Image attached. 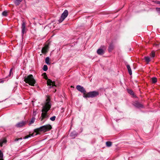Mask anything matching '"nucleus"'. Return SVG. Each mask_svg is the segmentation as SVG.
Wrapping results in <instances>:
<instances>
[{
    "label": "nucleus",
    "instance_id": "obj_29",
    "mask_svg": "<svg viewBox=\"0 0 160 160\" xmlns=\"http://www.w3.org/2000/svg\"><path fill=\"white\" fill-rule=\"evenodd\" d=\"M156 9L157 11L160 13V8H157Z\"/></svg>",
    "mask_w": 160,
    "mask_h": 160
},
{
    "label": "nucleus",
    "instance_id": "obj_9",
    "mask_svg": "<svg viewBox=\"0 0 160 160\" xmlns=\"http://www.w3.org/2000/svg\"><path fill=\"white\" fill-rule=\"evenodd\" d=\"M26 123L27 122L22 121L17 123L16 125V126L17 128H21L24 126Z\"/></svg>",
    "mask_w": 160,
    "mask_h": 160
},
{
    "label": "nucleus",
    "instance_id": "obj_1",
    "mask_svg": "<svg viewBox=\"0 0 160 160\" xmlns=\"http://www.w3.org/2000/svg\"><path fill=\"white\" fill-rule=\"evenodd\" d=\"M52 128L50 124H47L44 125L40 127L39 128H36L34 130V132L36 133L35 134L33 133L32 134H30L29 135L25 136L24 138V139H27L31 136H36L38 134H39V132H44L49 131L51 130Z\"/></svg>",
    "mask_w": 160,
    "mask_h": 160
},
{
    "label": "nucleus",
    "instance_id": "obj_25",
    "mask_svg": "<svg viewBox=\"0 0 160 160\" xmlns=\"http://www.w3.org/2000/svg\"><path fill=\"white\" fill-rule=\"evenodd\" d=\"M35 120V118H32L31 120V121L30 122V124H31L33 123L34 122Z\"/></svg>",
    "mask_w": 160,
    "mask_h": 160
},
{
    "label": "nucleus",
    "instance_id": "obj_13",
    "mask_svg": "<svg viewBox=\"0 0 160 160\" xmlns=\"http://www.w3.org/2000/svg\"><path fill=\"white\" fill-rule=\"evenodd\" d=\"M114 47L112 43L110 44L108 47V51L109 52H111L113 49Z\"/></svg>",
    "mask_w": 160,
    "mask_h": 160
},
{
    "label": "nucleus",
    "instance_id": "obj_28",
    "mask_svg": "<svg viewBox=\"0 0 160 160\" xmlns=\"http://www.w3.org/2000/svg\"><path fill=\"white\" fill-rule=\"evenodd\" d=\"M155 56V53L154 52H152L151 54V56L152 58H154Z\"/></svg>",
    "mask_w": 160,
    "mask_h": 160
},
{
    "label": "nucleus",
    "instance_id": "obj_22",
    "mask_svg": "<svg viewBox=\"0 0 160 160\" xmlns=\"http://www.w3.org/2000/svg\"><path fill=\"white\" fill-rule=\"evenodd\" d=\"M48 66L46 65H44L43 67V70L44 71H46L48 70Z\"/></svg>",
    "mask_w": 160,
    "mask_h": 160
},
{
    "label": "nucleus",
    "instance_id": "obj_2",
    "mask_svg": "<svg viewBox=\"0 0 160 160\" xmlns=\"http://www.w3.org/2000/svg\"><path fill=\"white\" fill-rule=\"evenodd\" d=\"M51 107V104L50 102V99L49 98H48L46 100V102L45 105L43 107L42 110V112L41 116L40 118L41 121L43 120L44 119L47 118L48 116L47 114L48 112L50 109Z\"/></svg>",
    "mask_w": 160,
    "mask_h": 160
},
{
    "label": "nucleus",
    "instance_id": "obj_15",
    "mask_svg": "<svg viewBox=\"0 0 160 160\" xmlns=\"http://www.w3.org/2000/svg\"><path fill=\"white\" fill-rule=\"evenodd\" d=\"M6 140L5 139H1L0 140V146L2 147V146L3 144L6 143Z\"/></svg>",
    "mask_w": 160,
    "mask_h": 160
},
{
    "label": "nucleus",
    "instance_id": "obj_4",
    "mask_svg": "<svg viewBox=\"0 0 160 160\" xmlns=\"http://www.w3.org/2000/svg\"><path fill=\"white\" fill-rule=\"evenodd\" d=\"M99 95L98 92L96 91L90 92L83 96L84 98H94Z\"/></svg>",
    "mask_w": 160,
    "mask_h": 160
},
{
    "label": "nucleus",
    "instance_id": "obj_21",
    "mask_svg": "<svg viewBox=\"0 0 160 160\" xmlns=\"http://www.w3.org/2000/svg\"><path fill=\"white\" fill-rule=\"evenodd\" d=\"M3 154L1 151L0 150V160H3Z\"/></svg>",
    "mask_w": 160,
    "mask_h": 160
},
{
    "label": "nucleus",
    "instance_id": "obj_6",
    "mask_svg": "<svg viewBox=\"0 0 160 160\" xmlns=\"http://www.w3.org/2000/svg\"><path fill=\"white\" fill-rule=\"evenodd\" d=\"M101 47L102 48H99L97 51V53L99 55H103L105 52V50L106 48V47L104 46H102Z\"/></svg>",
    "mask_w": 160,
    "mask_h": 160
},
{
    "label": "nucleus",
    "instance_id": "obj_16",
    "mask_svg": "<svg viewBox=\"0 0 160 160\" xmlns=\"http://www.w3.org/2000/svg\"><path fill=\"white\" fill-rule=\"evenodd\" d=\"M135 106L138 108L142 107V105L138 102H136L135 103Z\"/></svg>",
    "mask_w": 160,
    "mask_h": 160
},
{
    "label": "nucleus",
    "instance_id": "obj_20",
    "mask_svg": "<svg viewBox=\"0 0 160 160\" xmlns=\"http://www.w3.org/2000/svg\"><path fill=\"white\" fill-rule=\"evenodd\" d=\"M152 81L153 83H155L157 82V78L155 77L152 78H151Z\"/></svg>",
    "mask_w": 160,
    "mask_h": 160
},
{
    "label": "nucleus",
    "instance_id": "obj_14",
    "mask_svg": "<svg viewBox=\"0 0 160 160\" xmlns=\"http://www.w3.org/2000/svg\"><path fill=\"white\" fill-rule=\"evenodd\" d=\"M127 67L128 69V73H129V74L130 75H131L132 74V70H131V69L130 67V66L129 65H127Z\"/></svg>",
    "mask_w": 160,
    "mask_h": 160
},
{
    "label": "nucleus",
    "instance_id": "obj_31",
    "mask_svg": "<svg viewBox=\"0 0 160 160\" xmlns=\"http://www.w3.org/2000/svg\"><path fill=\"white\" fill-rule=\"evenodd\" d=\"M74 132H72L71 133V135L72 136H75L76 134H75L74 135L73 134V133Z\"/></svg>",
    "mask_w": 160,
    "mask_h": 160
},
{
    "label": "nucleus",
    "instance_id": "obj_12",
    "mask_svg": "<svg viewBox=\"0 0 160 160\" xmlns=\"http://www.w3.org/2000/svg\"><path fill=\"white\" fill-rule=\"evenodd\" d=\"M13 2L16 6H18L23 0H13Z\"/></svg>",
    "mask_w": 160,
    "mask_h": 160
},
{
    "label": "nucleus",
    "instance_id": "obj_18",
    "mask_svg": "<svg viewBox=\"0 0 160 160\" xmlns=\"http://www.w3.org/2000/svg\"><path fill=\"white\" fill-rule=\"evenodd\" d=\"M145 61L148 63L150 61V58L148 57H145L144 58Z\"/></svg>",
    "mask_w": 160,
    "mask_h": 160
},
{
    "label": "nucleus",
    "instance_id": "obj_17",
    "mask_svg": "<svg viewBox=\"0 0 160 160\" xmlns=\"http://www.w3.org/2000/svg\"><path fill=\"white\" fill-rule=\"evenodd\" d=\"M50 61V58L49 57H47L46 58L45 60V62L46 64H50V63L49 62Z\"/></svg>",
    "mask_w": 160,
    "mask_h": 160
},
{
    "label": "nucleus",
    "instance_id": "obj_24",
    "mask_svg": "<svg viewBox=\"0 0 160 160\" xmlns=\"http://www.w3.org/2000/svg\"><path fill=\"white\" fill-rule=\"evenodd\" d=\"M128 92L131 95H133L134 94V93L131 90H130V89H128Z\"/></svg>",
    "mask_w": 160,
    "mask_h": 160
},
{
    "label": "nucleus",
    "instance_id": "obj_5",
    "mask_svg": "<svg viewBox=\"0 0 160 160\" xmlns=\"http://www.w3.org/2000/svg\"><path fill=\"white\" fill-rule=\"evenodd\" d=\"M68 14V12L67 10H65L62 14L61 18L59 20V22H62L67 17Z\"/></svg>",
    "mask_w": 160,
    "mask_h": 160
},
{
    "label": "nucleus",
    "instance_id": "obj_26",
    "mask_svg": "<svg viewBox=\"0 0 160 160\" xmlns=\"http://www.w3.org/2000/svg\"><path fill=\"white\" fill-rule=\"evenodd\" d=\"M56 118V116H53L50 118V119L52 121H54L55 119Z\"/></svg>",
    "mask_w": 160,
    "mask_h": 160
},
{
    "label": "nucleus",
    "instance_id": "obj_27",
    "mask_svg": "<svg viewBox=\"0 0 160 160\" xmlns=\"http://www.w3.org/2000/svg\"><path fill=\"white\" fill-rule=\"evenodd\" d=\"M12 68H11L10 70V72H9V74L8 75V76L10 77L11 76V75L12 74Z\"/></svg>",
    "mask_w": 160,
    "mask_h": 160
},
{
    "label": "nucleus",
    "instance_id": "obj_8",
    "mask_svg": "<svg viewBox=\"0 0 160 160\" xmlns=\"http://www.w3.org/2000/svg\"><path fill=\"white\" fill-rule=\"evenodd\" d=\"M21 29L22 35L23 36V34L26 32V24L25 23L24 21H23L22 22V24Z\"/></svg>",
    "mask_w": 160,
    "mask_h": 160
},
{
    "label": "nucleus",
    "instance_id": "obj_30",
    "mask_svg": "<svg viewBox=\"0 0 160 160\" xmlns=\"http://www.w3.org/2000/svg\"><path fill=\"white\" fill-rule=\"evenodd\" d=\"M22 139V138H16L15 139V141H18L19 140H21Z\"/></svg>",
    "mask_w": 160,
    "mask_h": 160
},
{
    "label": "nucleus",
    "instance_id": "obj_7",
    "mask_svg": "<svg viewBox=\"0 0 160 160\" xmlns=\"http://www.w3.org/2000/svg\"><path fill=\"white\" fill-rule=\"evenodd\" d=\"M77 89L79 92L83 93L84 95H85L86 91L84 88L80 85H77L76 86Z\"/></svg>",
    "mask_w": 160,
    "mask_h": 160
},
{
    "label": "nucleus",
    "instance_id": "obj_19",
    "mask_svg": "<svg viewBox=\"0 0 160 160\" xmlns=\"http://www.w3.org/2000/svg\"><path fill=\"white\" fill-rule=\"evenodd\" d=\"M112 143L111 142L108 141L106 142V145L107 147H110L111 146Z\"/></svg>",
    "mask_w": 160,
    "mask_h": 160
},
{
    "label": "nucleus",
    "instance_id": "obj_11",
    "mask_svg": "<svg viewBox=\"0 0 160 160\" xmlns=\"http://www.w3.org/2000/svg\"><path fill=\"white\" fill-rule=\"evenodd\" d=\"M48 48V45H46L44 47H43L41 51L42 53H45L47 52V49Z\"/></svg>",
    "mask_w": 160,
    "mask_h": 160
},
{
    "label": "nucleus",
    "instance_id": "obj_10",
    "mask_svg": "<svg viewBox=\"0 0 160 160\" xmlns=\"http://www.w3.org/2000/svg\"><path fill=\"white\" fill-rule=\"evenodd\" d=\"M47 83L48 85L51 86L52 85V87L55 86V82H52L50 79H48V80L47 81Z\"/></svg>",
    "mask_w": 160,
    "mask_h": 160
},
{
    "label": "nucleus",
    "instance_id": "obj_23",
    "mask_svg": "<svg viewBox=\"0 0 160 160\" xmlns=\"http://www.w3.org/2000/svg\"><path fill=\"white\" fill-rule=\"evenodd\" d=\"M3 16H7L8 15V12L6 11H4L2 13Z\"/></svg>",
    "mask_w": 160,
    "mask_h": 160
},
{
    "label": "nucleus",
    "instance_id": "obj_3",
    "mask_svg": "<svg viewBox=\"0 0 160 160\" xmlns=\"http://www.w3.org/2000/svg\"><path fill=\"white\" fill-rule=\"evenodd\" d=\"M24 81L26 83L31 86H34L36 83V81L33 76L30 74L28 76H25L24 78Z\"/></svg>",
    "mask_w": 160,
    "mask_h": 160
},
{
    "label": "nucleus",
    "instance_id": "obj_32",
    "mask_svg": "<svg viewBox=\"0 0 160 160\" xmlns=\"http://www.w3.org/2000/svg\"><path fill=\"white\" fill-rule=\"evenodd\" d=\"M46 79H47V76H46H46H45V77H44Z\"/></svg>",
    "mask_w": 160,
    "mask_h": 160
}]
</instances>
